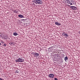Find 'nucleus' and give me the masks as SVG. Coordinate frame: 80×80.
<instances>
[{
  "instance_id": "nucleus-8",
  "label": "nucleus",
  "mask_w": 80,
  "mask_h": 80,
  "mask_svg": "<svg viewBox=\"0 0 80 80\" xmlns=\"http://www.w3.org/2000/svg\"><path fill=\"white\" fill-rule=\"evenodd\" d=\"M67 3L68 4H70V5H73V4L72 3V1H68L67 2Z\"/></svg>"
},
{
  "instance_id": "nucleus-10",
  "label": "nucleus",
  "mask_w": 80,
  "mask_h": 80,
  "mask_svg": "<svg viewBox=\"0 0 80 80\" xmlns=\"http://www.w3.org/2000/svg\"><path fill=\"white\" fill-rule=\"evenodd\" d=\"M18 16L20 18H23V16L22 15H18Z\"/></svg>"
},
{
  "instance_id": "nucleus-11",
  "label": "nucleus",
  "mask_w": 80,
  "mask_h": 80,
  "mask_svg": "<svg viewBox=\"0 0 80 80\" xmlns=\"http://www.w3.org/2000/svg\"><path fill=\"white\" fill-rule=\"evenodd\" d=\"M13 35H15V36H17V35H18V33L17 32H14L13 33Z\"/></svg>"
},
{
  "instance_id": "nucleus-9",
  "label": "nucleus",
  "mask_w": 80,
  "mask_h": 80,
  "mask_svg": "<svg viewBox=\"0 0 80 80\" xmlns=\"http://www.w3.org/2000/svg\"><path fill=\"white\" fill-rule=\"evenodd\" d=\"M55 24L57 25H59H59H61V24H60V23H59L58 22H55Z\"/></svg>"
},
{
  "instance_id": "nucleus-3",
  "label": "nucleus",
  "mask_w": 80,
  "mask_h": 80,
  "mask_svg": "<svg viewBox=\"0 0 80 80\" xmlns=\"http://www.w3.org/2000/svg\"><path fill=\"white\" fill-rule=\"evenodd\" d=\"M62 35H63V36H65V37H68L67 33H65V32H63L62 33Z\"/></svg>"
},
{
  "instance_id": "nucleus-6",
  "label": "nucleus",
  "mask_w": 80,
  "mask_h": 80,
  "mask_svg": "<svg viewBox=\"0 0 80 80\" xmlns=\"http://www.w3.org/2000/svg\"><path fill=\"white\" fill-rule=\"evenodd\" d=\"M70 8L72 10H77V8L75 6H71Z\"/></svg>"
},
{
  "instance_id": "nucleus-15",
  "label": "nucleus",
  "mask_w": 80,
  "mask_h": 80,
  "mask_svg": "<svg viewBox=\"0 0 80 80\" xmlns=\"http://www.w3.org/2000/svg\"><path fill=\"white\" fill-rule=\"evenodd\" d=\"M15 73H18V70H16L15 71Z\"/></svg>"
},
{
  "instance_id": "nucleus-13",
  "label": "nucleus",
  "mask_w": 80,
  "mask_h": 80,
  "mask_svg": "<svg viewBox=\"0 0 80 80\" xmlns=\"http://www.w3.org/2000/svg\"><path fill=\"white\" fill-rule=\"evenodd\" d=\"M15 61L16 62H19V60L18 59H17V60H16Z\"/></svg>"
},
{
  "instance_id": "nucleus-1",
  "label": "nucleus",
  "mask_w": 80,
  "mask_h": 80,
  "mask_svg": "<svg viewBox=\"0 0 80 80\" xmlns=\"http://www.w3.org/2000/svg\"><path fill=\"white\" fill-rule=\"evenodd\" d=\"M32 2L35 3L36 4H42V1L40 0H34L32 1Z\"/></svg>"
},
{
  "instance_id": "nucleus-19",
  "label": "nucleus",
  "mask_w": 80,
  "mask_h": 80,
  "mask_svg": "<svg viewBox=\"0 0 80 80\" xmlns=\"http://www.w3.org/2000/svg\"><path fill=\"white\" fill-rule=\"evenodd\" d=\"M32 5H34V6H35V4L34 3H32Z\"/></svg>"
},
{
  "instance_id": "nucleus-2",
  "label": "nucleus",
  "mask_w": 80,
  "mask_h": 80,
  "mask_svg": "<svg viewBox=\"0 0 80 80\" xmlns=\"http://www.w3.org/2000/svg\"><path fill=\"white\" fill-rule=\"evenodd\" d=\"M18 59L19 60V62H23L24 60V59L21 58H19Z\"/></svg>"
},
{
  "instance_id": "nucleus-4",
  "label": "nucleus",
  "mask_w": 80,
  "mask_h": 80,
  "mask_svg": "<svg viewBox=\"0 0 80 80\" xmlns=\"http://www.w3.org/2000/svg\"><path fill=\"white\" fill-rule=\"evenodd\" d=\"M2 34L1 35V37H2V38H4V39H7V38H8L7 37V35H4V36H3L2 37Z\"/></svg>"
},
{
  "instance_id": "nucleus-5",
  "label": "nucleus",
  "mask_w": 80,
  "mask_h": 80,
  "mask_svg": "<svg viewBox=\"0 0 80 80\" xmlns=\"http://www.w3.org/2000/svg\"><path fill=\"white\" fill-rule=\"evenodd\" d=\"M34 57H38V56H39V54L36 52L34 53Z\"/></svg>"
},
{
  "instance_id": "nucleus-12",
  "label": "nucleus",
  "mask_w": 80,
  "mask_h": 80,
  "mask_svg": "<svg viewBox=\"0 0 80 80\" xmlns=\"http://www.w3.org/2000/svg\"><path fill=\"white\" fill-rule=\"evenodd\" d=\"M64 59L65 60V62H67L66 60H68V57H66L64 58Z\"/></svg>"
},
{
  "instance_id": "nucleus-20",
  "label": "nucleus",
  "mask_w": 80,
  "mask_h": 80,
  "mask_svg": "<svg viewBox=\"0 0 80 80\" xmlns=\"http://www.w3.org/2000/svg\"><path fill=\"white\" fill-rule=\"evenodd\" d=\"M0 80H3V79L1 78H0Z\"/></svg>"
},
{
  "instance_id": "nucleus-16",
  "label": "nucleus",
  "mask_w": 80,
  "mask_h": 80,
  "mask_svg": "<svg viewBox=\"0 0 80 80\" xmlns=\"http://www.w3.org/2000/svg\"><path fill=\"white\" fill-rule=\"evenodd\" d=\"M9 44H10V45H12V44H13V42H10V43H9Z\"/></svg>"
},
{
  "instance_id": "nucleus-23",
  "label": "nucleus",
  "mask_w": 80,
  "mask_h": 80,
  "mask_svg": "<svg viewBox=\"0 0 80 80\" xmlns=\"http://www.w3.org/2000/svg\"><path fill=\"white\" fill-rule=\"evenodd\" d=\"M52 50H55V49H53Z\"/></svg>"
},
{
  "instance_id": "nucleus-24",
  "label": "nucleus",
  "mask_w": 80,
  "mask_h": 80,
  "mask_svg": "<svg viewBox=\"0 0 80 80\" xmlns=\"http://www.w3.org/2000/svg\"><path fill=\"white\" fill-rule=\"evenodd\" d=\"M51 72H52V70H51Z\"/></svg>"
},
{
  "instance_id": "nucleus-18",
  "label": "nucleus",
  "mask_w": 80,
  "mask_h": 80,
  "mask_svg": "<svg viewBox=\"0 0 80 80\" xmlns=\"http://www.w3.org/2000/svg\"><path fill=\"white\" fill-rule=\"evenodd\" d=\"M54 80H58V79L57 78H55Z\"/></svg>"
},
{
  "instance_id": "nucleus-22",
  "label": "nucleus",
  "mask_w": 80,
  "mask_h": 80,
  "mask_svg": "<svg viewBox=\"0 0 80 80\" xmlns=\"http://www.w3.org/2000/svg\"><path fill=\"white\" fill-rule=\"evenodd\" d=\"M2 45V44H1V43H0V45Z\"/></svg>"
},
{
  "instance_id": "nucleus-21",
  "label": "nucleus",
  "mask_w": 80,
  "mask_h": 80,
  "mask_svg": "<svg viewBox=\"0 0 80 80\" xmlns=\"http://www.w3.org/2000/svg\"><path fill=\"white\" fill-rule=\"evenodd\" d=\"M1 43H4V42L3 41H2Z\"/></svg>"
},
{
  "instance_id": "nucleus-7",
  "label": "nucleus",
  "mask_w": 80,
  "mask_h": 80,
  "mask_svg": "<svg viewBox=\"0 0 80 80\" xmlns=\"http://www.w3.org/2000/svg\"><path fill=\"white\" fill-rule=\"evenodd\" d=\"M53 77H54V75L52 74H50L49 75V77L50 78H53Z\"/></svg>"
},
{
  "instance_id": "nucleus-14",
  "label": "nucleus",
  "mask_w": 80,
  "mask_h": 80,
  "mask_svg": "<svg viewBox=\"0 0 80 80\" xmlns=\"http://www.w3.org/2000/svg\"><path fill=\"white\" fill-rule=\"evenodd\" d=\"M16 11L17 10H15L13 11V12H14V13H17V12Z\"/></svg>"
},
{
  "instance_id": "nucleus-17",
  "label": "nucleus",
  "mask_w": 80,
  "mask_h": 80,
  "mask_svg": "<svg viewBox=\"0 0 80 80\" xmlns=\"http://www.w3.org/2000/svg\"><path fill=\"white\" fill-rule=\"evenodd\" d=\"M6 45H7V44H6V43L4 44V47H6Z\"/></svg>"
}]
</instances>
